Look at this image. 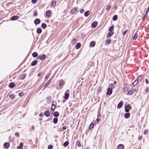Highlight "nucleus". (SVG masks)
<instances>
[{
  "instance_id": "obj_37",
  "label": "nucleus",
  "mask_w": 149,
  "mask_h": 149,
  "mask_svg": "<svg viewBox=\"0 0 149 149\" xmlns=\"http://www.w3.org/2000/svg\"><path fill=\"white\" fill-rule=\"evenodd\" d=\"M128 91V88L127 87H125L124 88V92L125 93H126V92H127V91Z\"/></svg>"
},
{
  "instance_id": "obj_43",
  "label": "nucleus",
  "mask_w": 149,
  "mask_h": 149,
  "mask_svg": "<svg viewBox=\"0 0 149 149\" xmlns=\"http://www.w3.org/2000/svg\"><path fill=\"white\" fill-rule=\"evenodd\" d=\"M42 27L43 28H45L46 27V24H42Z\"/></svg>"
},
{
  "instance_id": "obj_59",
  "label": "nucleus",
  "mask_w": 149,
  "mask_h": 149,
  "mask_svg": "<svg viewBox=\"0 0 149 149\" xmlns=\"http://www.w3.org/2000/svg\"><path fill=\"white\" fill-rule=\"evenodd\" d=\"M41 73H39L38 74V76H40L41 75Z\"/></svg>"
},
{
  "instance_id": "obj_25",
  "label": "nucleus",
  "mask_w": 149,
  "mask_h": 149,
  "mask_svg": "<svg viewBox=\"0 0 149 149\" xmlns=\"http://www.w3.org/2000/svg\"><path fill=\"white\" fill-rule=\"evenodd\" d=\"M80 46L81 44L80 43H77L76 46V48L77 49H79L80 47Z\"/></svg>"
},
{
  "instance_id": "obj_64",
  "label": "nucleus",
  "mask_w": 149,
  "mask_h": 149,
  "mask_svg": "<svg viewBox=\"0 0 149 149\" xmlns=\"http://www.w3.org/2000/svg\"><path fill=\"white\" fill-rule=\"evenodd\" d=\"M68 91H69V90H67V91H66V92H68Z\"/></svg>"
},
{
  "instance_id": "obj_38",
  "label": "nucleus",
  "mask_w": 149,
  "mask_h": 149,
  "mask_svg": "<svg viewBox=\"0 0 149 149\" xmlns=\"http://www.w3.org/2000/svg\"><path fill=\"white\" fill-rule=\"evenodd\" d=\"M9 97L12 100L14 99L15 97V96L13 94H11L10 95Z\"/></svg>"
},
{
  "instance_id": "obj_39",
  "label": "nucleus",
  "mask_w": 149,
  "mask_h": 149,
  "mask_svg": "<svg viewBox=\"0 0 149 149\" xmlns=\"http://www.w3.org/2000/svg\"><path fill=\"white\" fill-rule=\"evenodd\" d=\"M113 26H111V27H110L109 28V31L112 32V31H113Z\"/></svg>"
},
{
  "instance_id": "obj_22",
  "label": "nucleus",
  "mask_w": 149,
  "mask_h": 149,
  "mask_svg": "<svg viewBox=\"0 0 149 149\" xmlns=\"http://www.w3.org/2000/svg\"><path fill=\"white\" fill-rule=\"evenodd\" d=\"M64 84V82L63 80H61L60 81V83L59 84V86L60 87H62V86Z\"/></svg>"
},
{
  "instance_id": "obj_2",
  "label": "nucleus",
  "mask_w": 149,
  "mask_h": 149,
  "mask_svg": "<svg viewBox=\"0 0 149 149\" xmlns=\"http://www.w3.org/2000/svg\"><path fill=\"white\" fill-rule=\"evenodd\" d=\"M78 8L75 7L73 8L71 11L70 13L72 14H74L76 13V11L77 10Z\"/></svg>"
},
{
  "instance_id": "obj_58",
  "label": "nucleus",
  "mask_w": 149,
  "mask_h": 149,
  "mask_svg": "<svg viewBox=\"0 0 149 149\" xmlns=\"http://www.w3.org/2000/svg\"><path fill=\"white\" fill-rule=\"evenodd\" d=\"M23 93H19V96H21V94H22Z\"/></svg>"
},
{
  "instance_id": "obj_3",
  "label": "nucleus",
  "mask_w": 149,
  "mask_h": 149,
  "mask_svg": "<svg viewBox=\"0 0 149 149\" xmlns=\"http://www.w3.org/2000/svg\"><path fill=\"white\" fill-rule=\"evenodd\" d=\"M107 94L108 95H110L111 94L112 92V89L111 88H108L107 90Z\"/></svg>"
},
{
  "instance_id": "obj_48",
  "label": "nucleus",
  "mask_w": 149,
  "mask_h": 149,
  "mask_svg": "<svg viewBox=\"0 0 149 149\" xmlns=\"http://www.w3.org/2000/svg\"><path fill=\"white\" fill-rule=\"evenodd\" d=\"M37 11H35L33 13V15L34 16H36L37 15Z\"/></svg>"
},
{
  "instance_id": "obj_17",
  "label": "nucleus",
  "mask_w": 149,
  "mask_h": 149,
  "mask_svg": "<svg viewBox=\"0 0 149 149\" xmlns=\"http://www.w3.org/2000/svg\"><path fill=\"white\" fill-rule=\"evenodd\" d=\"M15 84L13 83H10L9 85V87L10 88H13V87L15 86Z\"/></svg>"
},
{
  "instance_id": "obj_51",
  "label": "nucleus",
  "mask_w": 149,
  "mask_h": 149,
  "mask_svg": "<svg viewBox=\"0 0 149 149\" xmlns=\"http://www.w3.org/2000/svg\"><path fill=\"white\" fill-rule=\"evenodd\" d=\"M149 11V6L148 7V8L147 9L146 12V14L148 13Z\"/></svg>"
},
{
  "instance_id": "obj_57",
  "label": "nucleus",
  "mask_w": 149,
  "mask_h": 149,
  "mask_svg": "<svg viewBox=\"0 0 149 149\" xmlns=\"http://www.w3.org/2000/svg\"><path fill=\"white\" fill-rule=\"evenodd\" d=\"M98 92H100L101 91V88H98Z\"/></svg>"
},
{
  "instance_id": "obj_40",
  "label": "nucleus",
  "mask_w": 149,
  "mask_h": 149,
  "mask_svg": "<svg viewBox=\"0 0 149 149\" xmlns=\"http://www.w3.org/2000/svg\"><path fill=\"white\" fill-rule=\"evenodd\" d=\"M111 40L110 39H108L106 40V44H108L110 43Z\"/></svg>"
},
{
  "instance_id": "obj_42",
  "label": "nucleus",
  "mask_w": 149,
  "mask_h": 149,
  "mask_svg": "<svg viewBox=\"0 0 149 149\" xmlns=\"http://www.w3.org/2000/svg\"><path fill=\"white\" fill-rule=\"evenodd\" d=\"M111 8V6L109 5H108L107 6V8H106V10H107L108 11Z\"/></svg>"
},
{
  "instance_id": "obj_53",
  "label": "nucleus",
  "mask_w": 149,
  "mask_h": 149,
  "mask_svg": "<svg viewBox=\"0 0 149 149\" xmlns=\"http://www.w3.org/2000/svg\"><path fill=\"white\" fill-rule=\"evenodd\" d=\"M15 135L17 137H18L19 136V134L18 133H16L15 134Z\"/></svg>"
},
{
  "instance_id": "obj_11",
  "label": "nucleus",
  "mask_w": 149,
  "mask_h": 149,
  "mask_svg": "<svg viewBox=\"0 0 149 149\" xmlns=\"http://www.w3.org/2000/svg\"><path fill=\"white\" fill-rule=\"evenodd\" d=\"M97 22H93L91 25V26H92V27L93 28H95L96 27V26H97Z\"/></svg>"
},
{
  "instance_id": "obj_41",
  "label": "nucleus",
  "mask_w": 149,
  "mask_h": 149,
  "mask_svg": "<svg viewBox=\"0 0 149 149\" xmlns=\"http://www.w3.org/2000/svg\"><path fill=\"white\" fill-rule=\"evenodd\" d=\"M77 145L79 147H80L81 146V142L80 141H78L77 142Z\"/></svg>"
},
{
  "instance_id": "obj_14",
  "label": "nucleus",
  "mask_w": 149,
  "mask_h": 149,
  "mask_svg": "<svg viewBox=\"0 0 149 149\" xmlns=\"http://www.w3.org/2000/svg\"><path fill=\"white\" fill-rule=\"evenodd\" d=\"M130 113H126L125 114L124 117L125 118H128L130 117Z\"/></svg>"
},
{
  "instance_id": "obj_7",
  "label": "nucleus",
  "mask_w": 149,
  "mask_h": 149,
  "mask_svg": "<svg viewBox=\"0 0 149 149\" xmlns=\"http://www.w3.org/2000/svg\"><path fill=\"white\" fill-rule=\"evenodd\" d=\"M131 109V107L129 105L125 107V109L126 112H128L130 109Z\"/></svg>"
},
{
  "instance_id": "obj_33",
  "label": "nucleus",
  "mask_w": 149,
  "mask_h": 149,
  "mask_svg": "<svg viewBox=\"0 0 149 149\" xmlns=\"http://www.w3.org/2000/svg\"><path fill=\"white\" fill-rule=\"evenodd\" d=\"M51 80H52L51 79H49L48 81L47 82V83L45 85V87H47V86H48L49 84V83H50V82H51Z\"/></svg>"
},
{
  "instance_id": "obj_30",
  "label": "nucleus",
  "mask_w": 149,
  "mask_h": 149,
  "mask_svg": "<svg viewBox=\"0 0 149 149\" xmlns=\"http://www.w3.org/2000/svg\"><path fill=\"white\" fill-rule=\"evenodd\" d=\"M58 118H54L53 119V122L54 123L56 124L57 123Z\"/></svg>"
},
{
  "instance_id": "obj_27",
  "label": "nucleus",
  "mask_w": 149,
  "mask_h": 149,
  "mask_svg": "<svg viewBox=\"0 0 149 149\" xmlns=\"http://www.w3.org/2000/svg\"><path fill=\"white\" fill-rule=\"evenodd\" d=\"M55 108H56L55 106V105L53 104H52L51 110L54 111Z\"/></svg>"
},
{
  "instance_id": "obj_36",
  "label": "nucleus",
  "mask_w": 149,
  "mask_h": 149,
  "mask_svg": "<svg viewBox=\"0 0 149 149\" xmlns=\"http://www.w3.org/2000/svg\"><path fill=\"white\" fill-rule=\"evenodd\" d=\"M66 129V126H63L62 128H61L60 129V131H63L64 130H65Z\"/></svg>"
},
{
  "instance_id": "obj_56",
  "label": "nucleus",
  "mask_w": 149,
  "mask_h": 149,
  "mask_svg": "<svg viewBox=\"0 0 149 149\" xmlns=\"http://www.w3.org/2000/svg\"><path fill=\"white\" fill-rule=\"evenodd\" d=\"M43 116V114L42 113H41L39 115V116L40 117H42V116Z\"/></svg>"
},
{
  "instance_id": "obj_8",
  "label": "nucleus",
  "mask_w": 149,
  "mask_h": 149,
  "mask_svg": "<svg viewBox=\"0 0 149 149\" xmlns=\"http://www.w3.org/2000/svg\"><path fill=\"white\" fill-rule=\"evenodd\" d=\"M123 104V103L122 102H120L118 105L117 107L118 109L120 108Z\"/></svg>"
},
{
  "instance_id": "obj_34",
  "label": "nucleus",
  "mask_w": 149,
  "mask_h": 149,
  "mask_svg": "<svg viewBox=\"0 0 149 149\" xmlns=\"http://www.w3.org/2000/svg\"><path fill=\"white\" fill-rule=\"evenodd\" d=\"M118 17L117 15H114L113 18V21H116Z\"/></svg>"
},
{
  "instance_id": "obj_54",
  "label": "nucleus",
  "mask_w": 149,
  "mask_h": 149,
  "mask_svg": "<svg viewBox=\"0 0 149 149\" xmlns=\"http://www.w3.org/2000/svg\"><path fill=\"white\" fill-rule=\"evenodd\" d=\"M146 83L147 84H149L148 80L147 79H146Z\"/></svg>"
},
{
  "instance_id": "obj_1",
  "label": "nucleus",
  "mask_w": 149,
  "mask_h": 149,
  "mask_svg": "<svg viewBox=\"0 0 149 149\" xmlns=\"http://www.w3.org/2000/svg\"><path fill=\"white\" fill-rule=\"evenodd\" d=\"M45 57H46L45 55V54H43L40 56H39L38 57V58H39V59H40V60H43L45 59Z\"/></svg>"
},
{
  "instance_id": "obj_32",
  "label": "nucleus",
  "mask_w": 149,
  "mask_h": 149,
  "mask_svg": "<svg viewBox=\"0 0 149 149\" xmlns=\"http://www.w3.org/2000/svg\"><path fill=\"white\" fill-rule=\"evenodd\" d=\"M138 82V80H135L134 82L133 83V84H132L134 86H135L137 84Z\"/></svg>"
},
{
  "instance_id": "obj_55",
  "label": "nucleus",
  "mask_w": 149,
  "mask_h": 149,
  "mask_svg": "<svg viewBox=\"0 0 149 149\" xmlns=\"http://www.w3.org/2000/svg\"><path fill=\"white\" fill-rule=\"evenodd\" d=\"M84 10H82V9H81L80 10V12L82 13H83V12H84Z\"/></svg>"
},
{
  "instance_id": "obj_20",
  "label": "nucleus",
  "mask_w": 149,
  "mask_h": 149,
  "mask_svg": "<svg viewBox=\"0 0 149 149\" xmlns=\"http://www.w3.org/2000/svg\"><path fill=\"white\" fill-rule=\"evenodd\" d=\"M53 115L56 117H58L59 116L58 112L57 111H56L53 114Z\"/></svg>"
},
{
  "instance_id": "obj_61",
  "label": "nucleus",
  "mask_w": 149,
  "mask_h": 149,
  "mask_svg": "<svg viewBox=\"0 0 149 149\" xmlns=\"http://www.w3.org/2000/svg\"><path fill=\"white\" fill-rule=\"evenodd\" d=\"M145 16H146V15H145V16L143 17V20H144L145 19Z\"/></svg>"
},
{
  "instance_id": "obj_47",
  "label": "nucleus",
  "mask_w": 149,
  "mask_h": 149,
  "mask_svg": "<svg viewBox=\"0 0 149 149\" xmlns=\"http://www.w3.org/2000/svg\"><path fill=\"white\" fill-rule=\"evenodd\" d=\"M99 120V119L98 118H97L95 122V124H97Z\"/></svg>"
},
{
  "instance_id": "obj_5",
  "label": "nucleus",
  "mask_w": 149,
  "mask_h": 149,
  "mask_svg": "<svg viewBox=\"0 0 149 149\" xmlns=\"http://www.w3.org/2000/svg\"><path fill=\"white\" fill-rule=\"evenodd\" d=\"M4 146L6 149H8L10 146V144L8 143H5L4 144Z\"/></svg>"
},
{
  "instance_id": "obj_12",
  "label": "nucleus",
  "mask_w": 149,
  "mask_h": 149,
  "mask_svg": "<svg viewBox=\"0 0 149 149\" xmlns=\"http://www.w3.org/2000/svg\"><path fill=\"white\" fill-rule=\"evenodd\" d=\"M113 34V32L109 31L107 35V37L109 38L111 36H112Z\"/></svg>"
},
{
  "instance_id": "obj_35",
  "label": "nucleus",
  "mask_w": 149,
  "mask_h": 149,
  "mask_svg": "<svg viewBox=\"0 0 149 149\" xmlns=\"http://www.w3.org/2000/svg\"><path fill=\"white\" fill-rule=\"evenodd\" d=\"M69 144V142L68 141L65 142L63 144V146L65 147H66Z\"/></svg>"
},
{
  "instance_id": "obj_29",
  "label": "nucleus",
  "mask_w": 149,
  "mask_h": 149,
  "mask_svg": "<svg viewBox=\"0 0 149 149\" xmlns=\"http://www.w3.org/2000/svg\"><path fill=\"white\" fill-rule=\"evenodd\" d=\"M37 63V61H34L32 63L31 65L32 66H34Z\"/></svg>"
},
{
  "instance_id": "obj_31",
  "label": "nucleus",
  "mask_w": 149,
  "mask_h": 149,
  "mask_svg": "<svg viewBox=\"0 0 149 149\" xmlns=\"http://www.w3.org/2000/svg\"><path fill=\"white\" fill-rule=\"evenodd\" d=\"M38 54L36 52L33 53L32 54V56L34 57H36L38 56Z\"/></svg>"
},
{
  "instance_id": "obj_24",
  "label": "nucleus",
  "mask_w": 149,
  "mask_h": 149,
  "mask_svg": "<svg viewBox=\"0 0 149 149\" xmlns=\"http://www.w3.org/2000/svg\"><path fill=\"white\" fill-rule=\"evenodd\" d=\"M56 5V0H54L52 2V5L53 6H55Z\"/></svg>"
},
{
  "instance_id": "obj_6",
  "label": "nucleus",
  "mask_w": 149,
  "mask_h": 149,
  "mask_svg": "<svg viewBox=\"0 0 149 149\" xmlns=\"http://www.w3.org/2000/svg\"><path fill=\"white\" fill-rule=\"evenodd\" d=\"M124 146L123 144H120L117 147V149H124Z\"/></svg>"
},
{
  "instance_id": "obj_16",
  "label": "nucleus",
  "mask_w": 149,
  "mask_h": 149,
  "mask_svg": "<svg viewBox=\"0 0 149 149\" xmlns=\"http://www.w3.org/2000/svg\"><path fill=\"white\" fill-rule=\"evenodd\" d=\"M69 95L68 93H65V94L64 98L66 99H68L69 97Z\"/></svg>"
},
{
  "instance_id": "obj_60",
  "label": "nucleus",
  "mask_w": 149,
  "mask_h": 149,
  "mask_svg": "<svg viewBox=\"0 0 149 149\" xmlns=\"http://www.w3.org/2000/svg\"><path fill=\"white\" fill-rule=\"evenodd\" d=\"M48 78V76H46V77H45V79H47Z\"/></svg>"
},
{
  "instance_id": "obj_44",
  "label": "nucleus",
  "mask_w": 149,
  "mask_h": 149,
  "mask_svg": "<svg viewBox=\"0 0 149 149\" xmlns=\"http://www.w3.org/2000/svg\"><path fill=\"white\" fill-rule=\"evenodd\" d=\"M94 126V123H91V124L90 125L89 127H91V128H92Z\"/></svg>"
},
{
  "instance_id": "obj_46",
  "label": "nucleus",
  "mask_w": 149,
  "mask_h": 149,
  "mask_svg": "<svg viewBox=\"0 0 149 149\" xmlns=\"http://www.w3.org/2000/svg\"><path fill=\"white\" fill-rule=\"evenodd\" d=\"M72 43L75 44L76 42V40L75 38L73 39L72 40Z\"/></svg>"
},
{
  "instance_id": "obj_26",
  "label": "nucleus",
  "mask_w": 149,
  "mask_h": 149,
  "mask_svg": "<svg viewBox=\"0 0 149 149\" xmlns=\"http://www.w3.org/2000/svg\"><path fill=\"white\" fill-rule=\"evenodd\" d=\"M138 34L136 33H135L134 36L133 37V40H135L136 39L137 37H138Z\"/></svg>"
},
{
  "instance_id": "obj_15",
  "label": "nucleus",
  "mask_w": 149,
  "mask_h": 149,
  "mask_svg": "<svg viewBox=\"0 0 149 149\" xmlns=\"http://www.w3.org/2000/svg\"><path fill=\"white\" fill-rule=\"evenodd\" d=\"M19 18V17L17 16H14L11 17V19L12 20H15L18 19Z\"/></svg>"
},
{
  "instance_id": "obj_4",
  "label": "nucleus",
  "mask_w": 149,
  "mask_h": 149,
  "mask_svg": "<svg viewBox=\"0 0 149 149\" xmlns=\"http://www.w3.org/2000/svg\"><path fill=\"white\" fill-rule=\"evenodd\" d=\"M51 11L48 10L46 11V15L47 17H49L51 16Z\"/></svg>"
},
{
  "instance_id": "obj_49",
  "label": "nucleus",
  "mask_w": 149,
  "mask_h": 149,
  "mask_svg": "<svg viewBox=\"0 0 149 149\" xmlns=\"http://www.w3.org/2000/svg\"><path fill=\"white\" fill-rule=\"evenodd\" d=\"M148 132V131L146 130H145L143 132L144 134L145 135H146L147 134Z\"/></svg>"
},
{
  "instance_id": "obj_19",
  "label": "nucleus",
  "mask_w": 149,
  "mask_h": 149,
  "mask_svg": "<svg viewBox=\"0 0 149 149\" xmlns=\"http://www.w3.org/2000/svg\"><path fill=\"white\" fill-rule=\"evenodd\" d=\"M95 43L93 41H91L90 43V47H93L94 46Z\"/></svg>"
},
{
  "instance_id": "obj_9",
  "label": "nucleus",
  "mask_w": 149,
  "mask_h": 149,
  "mask_svg": "<svg viewBox=\"0 0 149 149\" xmlns=\"http://www.w3.org/2000/svg\"><path fill=\"white\" fill-rule=\"evenodd\" d=\"M143 79V76L141 75L139 76L137 80H138V81L141 82Z\"/></svg>"
},
{
  "instance_id": "obj_62",
  "label": "nucleus",
  "mask_w": 149,
  "mask_h": 149,
  "mask_svg": "<svg viewBox=\"0 0 149 149\" xmlns=\"http://www.w3.org/2000/svg\"><path fill=\"white\" fill-rule=\"evenodd\" d=\"M139 139L140 140L141 139V138L139 137Z\"/></svg>"
},
{
  "instance_id": "obj_13",
  "label": "nucleus",
  "mask_w": 149,
  "mask_h": 149,
  "mask_svg": "<svg viewBox=\"0 0 149 149\" xmlns=\"http://www.w3.org/2000/svg\"><path fill=\"white\" fill-rule=\"evenodd\" d=\"M45 115L47 117H49L50 115V113L48 111H46L45 113Z\"/></svg>"
},
{
  "instance_id": "obj_52",
  "label": "nucleus",
  "mask_w": 149,
  "mask_h": 149,
  "mask_svg": "<svg viewBox=\"0 0 149 149\" xmlns=\"http://www.w3.org/2000/svg\"><path fill=\"white\" fill-rule=\"evenodd\" d=\"M37 1V0H32V3H34L36 2Z\"/></svg>"
},
{
  "instance_id": "obj_18",
  "label": "nucleus",
  "mask_w": 149,
  "mask_h": 149,
  "mask_svg": "<svg viewBox=\"0 0 149 149\" xmlns=\"http://www.w3.org/2000/svg\"><path fill=\"white\" fill-rule=\"evenodd\" d=\"M23 145L22 143H21L20 144V145L18 147V149H23Z\"/></svg>"
},
{
  "instance_id": "obj_10",
  "label": "nucleus",
  "mask_w": 149,
  "mask_h": 149,
  "mask_svg": "<svg viewBox=\"0 0 149 149\" xmlns=\"http://www.w3.org/2000/svg\"><path fill=\"white\" fill-rule=\"evenodd\" d=\"M40 22V20L39 19H37L34 21V23L35 24L37 25Z\"/></svg>"
},
{
  "instance_id": "obj_28",
  "label": "nucleus",
  "mask_w": 149,
  "mask_h": 149,
  "mask_svg": "<svg viewBox=\"0 0 149 149\" xmlns=\"http://www.w3.org/2000/svg\"><path fill=\"white\" fill-rule=\"evenodd\" d=\"M41 29L40 28H38L37 30V32L38 33L40 34L41 33Z\"/></svg>"
},
{
  "instance_id": "obj_45",
  "label": "nucleus",
  "mask_w": 149,
  "mask_h": 149,
  "mask_svg": "<svg viewBox=\"0 0 149 149\" xmlns=\"http://www.w3.org/2000/svg\"><path fill=\"white\" fill-rule=\"evenodd\" d=\"M128 31V30H127L124 31V32L123 33V35L124 36L125 35L126 33H127Z\"/></svg>"
},
{
  "instance_id": "obj_23",
  "label": "nucleus",
  "mask_w": 149,
  "mask_h": 149,
  "mask_svg": "<svg viewBox=\"0 0 149 149\" xmlns=\"http://www.w3.org/2000/svg\"><path fill=\"white\" fill-rule=\"evenodd\" d=\"M134 90H131L129 91L128 93V95H132L133 94V93H134Z\"/></svg>"
},
{
  "instance_id": "obj_50",
  "label": "nucleus",
  "mask_w": 149,
  "mask_h": 149,
  "mask_svg": "<svg viewBox=\"0 0 149 149\" xmlns=\"http://www.w3.org/2000/svg\"><path fill=\"white\" fill-rule=\"evenodd\" d=\"M53 148V147L52 146L50 145L48 146V149H52Z\"/></svg>"
},
{
  "instance_id": "obj_63",
  "label": "nucleus",
  "mask_w": 149,
  "mask_h": 149,
  "mask_svg": "<svg viewBox=\"0 0 149 149\" xmlns=\"http://www.w3.org/2000/svg\"><path fill=\"white\" fill-rule=\"evenodd\" d=\"M32 129H34V127H33H33H32Z\"/></svg>"
},
{
  "instance_id": "obj_21",
  "label": "nucleus",
  "mask_w": 149,
  "mask_h": 149,
  "mask_svg": "<svg viewBox=\"0 0 149 149\" xmlns=\"http://www.w3.org/2000/svg\"><path fill=\"white\" fill-rule=\"evenodd\" d=\"M90 13V12L89 11H86L84 13V15L86 17H88Z\"/></svg>"
}]
</instances>
